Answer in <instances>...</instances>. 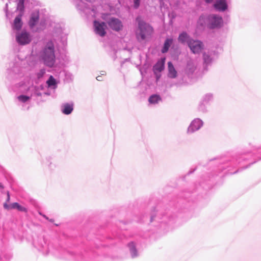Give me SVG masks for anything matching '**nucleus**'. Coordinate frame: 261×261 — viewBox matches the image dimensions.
I'll use <instances>...</instances> for the list:
<instances>
[{
    "label": "nucleus",
    "instance_id": "obj_29",
    "mask_svg": "<svg viewBox=\"0 0 261 261\" xmlns=\"http://www.w3.org/2000/svg\"><path fill=\"white\" fill-rule=\"evenodd\" d=\"M44 73H45V70H41L40 71V73H39V74H38V77H40L42 76Z\"/></svg>",
    "mask_w": 261,
    "mask_h": 261
},
{
    "label": "nucleus",
    "instance_id": "obj_11",
    "mask_svg": "<svg viewBox=\"0 0 261 261\" xmlns=\"http://www.w3.org/2000/svg\"><path fill=\"white\" fill-rule=\"evenodd\" d=\"M214 54L212 52L204 51L203 53V60L204 66L210 65L214 60Z\"/></svg>",
    "mask_w": 261,
    "mask_h": 261
},
{
    "label": "nucleus",
    "instance_id": "obj_14",
    "mask_svg": "<svg viewBox=\"0 0 261 261\" xmlns=\"http://www.w3.org/2000/svg\"><path fill=\"white\" fill-rule=\"evenodd\" d=\"M214 6L216 9L221 11H224L227 8V5L225 0L217 1Z\"/></svg>",
    "mask_w": 261,
    "mask_h": 261
},
{
    "label": "nucleus",
    "instance_id": "obj_18",
    "mask_svg": "<svg viewBox=\"0 0 261 261\" xmlns=\"http://www.w3.org/2000/svg\"><path fill=\"white\" fill-rule=\"evenodd\" d=\"M127 246L129 248L132 257L134 258L138 256V253L136 248L135 244L133 242L128 243Z\"/></svg>",
    "mask_w": 261,
    "mask_h": 261
},
{
    "label": "nucleus",
    "instance_id": "obj_22",
    "mask_svg": "<svg viewBox=\"0 0 261 261\" xmlns=\"http://www.w3.org/2000/svg\"><path fill=\"white\" fill-rule=\"evenodd\" d=\"M46 84L49 88L55 89L57 87V83L56 80L53 76H50L48 80L46 82Z\"/></svg>",
    "mask_w": 261,
    "mask_h": 261
},
{
    "label": "nucleus",
    "instance_id": "obj_13",
    "mask_svg": "<svg viewBox=\"0 0 261 261\" xmlns=\"http://www.w3.org/2000/svg\"><path fill=\"white\" fill-rule=\"evenodd\" d=\"M61 112L65 115H69L73 110V104L72 103H63L61 107Z\"/></svg>",
    "mask_w": 261,
    "mask_h": 261
},
{
    "label": "nucleus",
    "instance_id": "obj_25",
    "mask_svg": "<svg viewBox=\"0 0 261 261\" xmlns=\"http://www.w3.org/2000/svg\"><path fill=\"white\" fill-rule=\"evenodd\" d=\"M213 99V95L211 93H206L203 95L202 98V101L205 103H208Z\"/></svg>",
    "mask_w": 261,
    "mask_h": 261
},
{
    "label": "nucleus",
    "instance_id": "obj_21",
    "mask_svg": "<svg viewBox=\"0 0 261 261\" xmlns=\"http://www.w3.org/2000/svg\"><path fill=\"white\" fill-rule=\"evenodd\" d=\"M172 43H173V39H172V38L166 39L164 42L163 47L162 49V52L163 53H167L168 51L170 46L172 44Z\"/></svg>",
    "mask_w": 261,
    "mask_h": 261
},
{
    "label": "nucleus",
    "instance_id": "obj_20",
    "mask_svg": "<svg viewBox=\"0 0 261 261\" xmlns=\"http://www.w3.org/2000/svg\"><path fill=\"white\" fill-rule=\"evenodd\" d=\"M165 62V58H163L159 61L153 67L154 70L159 72L162 71L164 68Z\"/></svg>",
    "mask_w": 261,
    "mask_h": 261
},
{
    "label": "nucleus",
    "instance_id": "obj_23",
    "mask_svg": "<svg viewBox=\"0 0 261 261\" xmlns=\"http://www.w3.org/2000/svg\"><path fill=\"white\" fill-rule=\"evenodd\" d=\"M11 208H12V209H17L18 211H19L20 212H27V209L25 207L20 205L17 202H14V203H12L11 204Z\"/></svg>",
    "mask_w": 261,
    "mask_h": 261
},
{
    "label": "nucleus",
    "instance_id": "obj_16",
    "mask_svg": "<svg viewBox=\"0 0 261 261\" xmlns=\"http://www.w3.org/2000/svg\"><path fill=\"white\" fill-rule=\"evenodd\" d=\"M168 76L170 78H175L177 76V71L171 62L168 63Z\"/></svg>",
    "mask_w": 261,
    "mask_h": 261
},
{
    "label": "nucleus",
    "instance_id": "obj_12",
    "mask_svg": "<svg viewBox=\"0 0 261 261\" xmlns=\"http://www.w3.org/2000/svg\"><path fill=\"white\" fill-rule=\"evenodd\" d=\"M196 67L197 63L196 61L192 59H190L187 62L186 69V72L189 74H192L194 72Z\"/></svg>",
    "mask_w": 261,
    "mask_h": 261
},
{
    "label": "nucleus",
    "instance_id": "obj_28",
    "mask_svg": "<svg viewBox=\"0 0 261 261\" xmlns=\"http://www.w3.org/2000/svg\"><path fill=\"white\" fill-rule=\"evenodd\" d=\"M4 207L5 209L7 210H11L12 209V208H11V204H8L7 203H5L4 204Z\"/></svg>",
    "mask_w": 261,
    "mask_h": 261
},
{
    "label": "nucleus",
    "instance_id": "obj_9",
    "mask_svg": "<svg viewBox=\"0 0 261 261\" xmlns=\"http://www.w3.org/2000/svg\"><path fill=\"white\" fill-rule=\"evenodd\" d=\"M203 121L199 118L194 119L187 129V133L192 134L199 130L202 126Z\"/></svg>",
    "mask_w": 261,
    "mask_h": 261
},
{
    "label": "nucleus",
    "instance_id": "obj_3",
    "mask_svg": "<svg viewBox=\"0 0 261 261\" xmlns=\"http://www.w3.org/2000/svg\"><path fill=\"white\" fill-rule=\"evenodd\" d=\"M34 89V87L24 86L20 88V91L22 93L16 97L18 102L20 103H27L29 102L33 96Z\"/></svg>",
    "mask_w": 261,
    "mask_h": 261
},
{
    "label": "nucleus",
    "instance_id": "obj_17",
    "mask_svg": "<svg viewBox=\"0 0 261 261\" xmlns=\"http://www.w3.org/2000/svg\"><path fill=\"white\" fill-rule=\"evenodd\" d=\"M162 101V98L160 95L157 94H153L151 95L148 101L150 105H156Z\"/></svg>",
    "mask_w": 261,
    "mask_h": 261
},
{
    "label": "nucleus",
    "instance_id": "obj_34",
    "mask_svg": "<svg viewBox=\"0 0 261 261\" xmlns=\"http://www.w3.org/2000/svg\"><path fill=\"white\" fill-rule=\"evenodd\" d=\"M100 74L102 75H106V72L102 71H101Z\"/></svg>",
    "mask_w": 261,
    "mask_h": 261
},
{
    "label": "nucleus",
    "instance_id": "obj_4",
    "mask_svg": "<svg viewBox=\"0 0 261 261\" xmlns=\"http://www.w3.org/2000/svg\"><path fill=\"white\" fill-rule=\"evenodd\" d=\"M200 21L206 22L207 28L210 29L219 28L224 24L222 17H201Z\"/></svg>",
    "mask_w": 261,
    "mask_h": 261
},
{
    "label": "nucleus",
    "instance_id": "obj_15",
    "mask_svg": "<svg viewBox=\"0 0 261 261\" xmlns=\"http://www.w3.org/2000/svg\"><path fill=\"white\" fill-rule=\"evenodd\" d=\"M22 21L21 17H15L11 24L13 30L18 31L20 30L22 26Z\"/></svg>",
    "mask_w": 261,
    "mask_h": 261
},
{
    "label": "nucleus",
    "instance_id": "obj_19",
    "mask_svg": "<svg viewBox=\"0 0 261 261\" xmlns=\"http://www.w3.org/2000/svg\"><path fill=\"white\" fill-rule=\"evenodd\" d=\"M178 41L181 43H187L188 45V41L192 39L188 35L186 32H182L181 33L178 37Z\"/></svg>",
    "mask_w": 261,
    "mask_h": 261
},
{
    "label": "nucleus",
    "instance_id": "obj_2",
    "mask_svg": "<svg viewBox=\"0 0 261 261\" xmlns=\"http://www.w3.org/2000/svg\"><path fill=\"white\" fill-rule=\"evenodd\" d=\"M137 20L138 22V28L136 31V35L137 40L139 41H142L151 36L153 29L149 24L140 20L139 18Z\"/></svg>",
    "mask_w": 261,
    "mask_h": 261
},
{
    "label": "nucleus",
    "instance_id": "obj_6",
    "mask_svg": "<svg viewBox=\"0 0 261 261\" xmlns=\"http://www.w3.org/2000/svg\"><path fill=\"white\" fill-rule=\"evenodd\" d=\"M188 46L194 54H199L204 48V44L201 41L193 39L188 41Z\"/></svg>",
    "mask_w": 261,
    "mask_h": 261
},
{
    "label": "nucleus",
    "instance_id": "obj_35",
    "mask_svg": "<svg viewBox=\"0 0 261 261\" xmlns=\"http://www.w3.org/2000/svg\"><path fill=\"white\" fill-rule=\"evenodd\" d=\"M48 220L49 222H54V219H49V220Z\"/></svg>",
    "mask_w": 261,
    "mask_h": 261
},
{
    "label": "nucleus",
    "instance_id": "obj_33",
    "mask_svg": "<svg viewBox=\"0 0 261 261\" xmlns=\"http://www.w3.org/2000/svg\"><path fill=\"white\" fill-rule=\"evenodd\" d=\"M205 2L207 3H211L213 0H204Z\"/></svg>",
    "mask_w": 261,
    "mask_h": 261
},
{
    "label": "nucleus",
    "instance_id": "obj_32",
    "mask_svg": "<svg viewBox=\"0 0 261 261\" xmlns=\"http://www.w3.org/2000/svg\"><path fill=\"white\" fill-rule=\"evenodd\" d=\"M40 215H41V216H42L45 219H46V220H49V218L48 217H47L46 216H45V215H43L41 213H40Z\"/></svg>",
    "mask_w": 261,
    "mask_h": 261
},
{
    "label": "nucleus",
    "instance_id": "obj_36",
    "mask_svg": "<svg viewBox=\"0 0 261 261\" xmlns=\"http://www.w3.org/2000/svg\"><path fill=\"white\" fill-rule=\"evenodd\" d=\"M0 188H4V186L1 183H0Z\"/></svg>",
    "mask_w": 261,
    "mask_h": 261
},
{
    "label": "nucleus",
    "instance_id": "obj_26",
    "mask_svg": "<svg viewBox=\"0 0 261 261\" xmlns=\"http://www.w3.org/2000/svg\"><path fill=\"white\" fill-rule=\"evenodd\" d=\"M206 104L207 103H205L204 102H203L201 100V101L200 102V103L198 106V110L203 113L206 112Z\"/></svg>",
    "mask_w": 261,
    "mask_h": 261
},
{
    "label": "nucleus",
    "instance_id": "obj_27",
    "mask_svg": "<svg viewBox=\"0 0 261 261\" xmlns=\"http://www.w3.org/2000/svg\"><path fill=\"white\" fill-rule=\"evenodd\" d=\"M134 3V7L136 9H137L139 6L140 3V0H133Z\"/></svg>",
    "mask_w": 261,
    "mask_h": 261
},
{
    "label": "nucleus",
    "instance_id": "obj_8",
    "mask_svg": "<svg viewBox=\"0 0 261 261\" xmlns=\"http://www.w3.org/2000/svg\"><path fill=\"white\" fill-rule=\"evenodd\" d=\"M16 40L19 44L23 45L29 44L32 38L29 33L23 31L16 34Z\"/></svg>",
    "mask_w": 261,
    "mask_h": 261
},
{
    "label": "nucleus",
    "instance_id": "obj_10",
    "mask_svg": "<svg viewBox=\"0 0 261 261\" xmlns=\"http://www.w3.org/2000/svg\"><path fill=\"white\" fill-rule=\"evenodd\" d=\"M108 24L112 29L116 31H118L122 27L121 21L118 19L114 17H112V19L109 21Z\"/></svg>",
    "mask_w": 261,
    "mask_h": 261
},
{
    "label": "nucleus",
    "instance_id": "obj_1",
    "mask_svg": "<svg viewBox=\"0 0 261 261\" xmlns=\"http://www.w3.org/2000/svg\"><path fill=\"white\" fill-rule=\"evenodd\" d=\"M40 58L44 64L48 66L53 67L55 63V48L53 41L48 42L40 53Z\"/></svg>",
    "mask_w": 261,
    "mask_h": 261
},
{
    "label": "nucleus",
    "instance_id": "obj_31",
    "mask_svg": "<svg viewBox=\"0 0 261 261\" xmlns=\"http://www.w3.org/2000/svg\"><path fill=\"white\" fill-rule=\"evenodd\" d=\"M10 194H9V192H7V202H9V201H10Z\"/></svg>",
    "mask_w": 261,
    "mask_h": 261
},
{
    "label": "nucleus",
    "instance_id": "obj_30",
    "mask_svg": "<svg viewBox=\"0 0 261 261\" xmlns=\"http://www.w3.org/2000/svg\"><path fill=\"white\" fill-rule=\"evenodd\" d=\"M96 80L98 81H102L103 80L101 76H98L96 77Z\"/></svg>",
    "mask_w": 261,
    "mask_h": 261
},
{
    "label": "nucleus",
    "instance_id": "obj_7",
    "mask_svg": "<svg viewBox=\"0 0 261 261\" xmlns=\"http://www.w3.org/2000/svg\"><path fill=\"white\" fill-rule=\"evenodd\" d=\"M107 25L104 22L94 20L93 22V30L94 33L101 37H103L106 33Z\"/></svg>",
    "mask_w": 261,
    "mask_h": 261
},
{
    "label": "nucleus",
    "instance_id": "obj_5",
    "mask_svg": "<svg viewBox=\"0 0 261 261\" xmlns=\"http://www.w3.org/2000/svg\"><path fill=\"white\" fill-rule=\"evenodd\" d=\"M29 25L33 31L37 32L42 30L45 28V22L43 20H39V17H31L29 21Z\"/></svg>",
    "mask_w": 261,
    "mask_h": 261
},
{
    "label": "nucleus",
    "instance_id": "obj_24",
    "mask_svg": "<svg viewBox=\"0 0 261 261\" xmlns=\"http://www.w3.org/2000/svg\"><path fill=\"white\" fill-rule=\"evenodd\" d=\"M24 1L19 0L17 6V10L19 12V15H21L24 9Z\"/></svg>",
    "mask_w": 261,
    "mask_h": 261
}]
</instances>
